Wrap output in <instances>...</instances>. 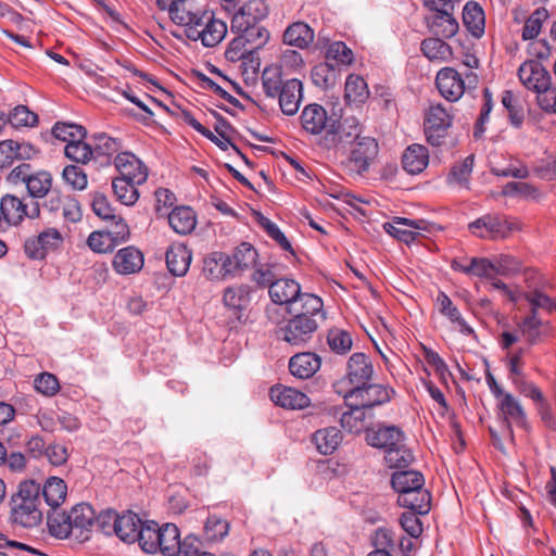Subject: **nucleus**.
<instances>
[{
  "instance_id": "1",
  "label": "nucleus",
  "mask_w": 556,
  "mask_h": 556,
  "mask_svg": "<svg viewBox=\"0 0 556 556\" xmlns=\"http://www.w3.org/2000/svg\"><path fill=\"white\" fill-rule=\"evenodd\" d=\"M363 126L356 117H346L342 123H317V103H315V146L327 156L337 155L358 138Z\"/></svg>"
},
{
  "instance_id": "2",
  "label": "nucleus",
  "mask_w": 556,
  "mask_h": 556,
  "mask_svg": "<svg viewBox=\"0 0 556 556\" xmlns=\"http://www.w3.org/2000/svg\"><path fill=\"white\" fill-rule=\"evenodd\" d=\"M11 521L23 528H35L42 520L40 506V484L35 481H24L18 492L12 496Z\"/></svg>"
},
{
  "instance_id": "3",
  "label": "nucleus",
  "mask_w": 556,
  "mask_h": 556,
  "mask_svg": "<svg viewBox=\"0 0 556 556\" xmlns=\"http://www.w3.org/2000/svg\"><path fill=\"white\" fill-rule=\"evenodd\" d=\"M379 152V146L375 138L358 135V138L352 142V148L345 160L342 161V167L351 176H363L369 170L371 163L376 160Z\"/></svg>"
},
{
  "instance_id": "4",
  "label": "nucleus",
  "mask_w": 556,
  "mask_h": 556,
  "mask_svg": "<svg viewBox=\"0 0 556 556\" xmlns=\"http://www.w3.org/2000/svg\"><path fill=\"white\" fill-rule=\"evenodd\" d=\"M469 231L485 240H503L519 230L516 219L504 214H485L468 225Z\"/></svg>"
},
{
  "instance_id": "5",
  "label": "nucleus",
  "mask_w": 556,
  "mask_h": 556,
  "mask_svg": "<svg viewBox=\"0 0 556 556\" xmlns=\"http://www.w3.org/2000/svg\"><path fill=\"white\" fill-rule=\"evenodd\" d=\"M0 214L3 219L5 230L11 227L20 226L27 217L36 219L40 216V205L37 200H29L7 193L0 199Z\"/></svg>"
},
{
  "instance_id": "6",
  "label": "nucleus",
  "mask_w": 556,
  "mask_h": 556,
  "mask_svg": "<svg viewBox=\"0 0 556 556\" xmlns=\"http://www.w3.org/2000/svg\"><path fill=\"white\" fill-rule=\"evenodd\" d=\"M396 395L395 390L390 384L366 382L352 387L343 395L344 399H352L355 405L370 410L376 406L384 405L392 401Z\"/></svg>"
},
{
  "instance_id": "7",
  "label": "nucleus",
  "mask_w": 556,
  "mask_h": 556,
  "mask_svg": "<svg viewBox=\"0 0 556 556\" xmlns=\"http://www.w3.org/2000/svg\"><path fill=\"white\" fill-rule=\"evenodd\" d=\"M453 116L442 104L430 105L424 116L426 140L432 147H441L447 138Z\"/></svg>"
},
{
  "instance_id": "8",
  "label": "nucleus",
  "mask_w": 556,
  "mask_h": 556,
  "mask_svg": "<svg viewBox=\"0 0 556 556\" xmlns=\"http://www.w3.org/2000/svg\"><path fill=\"white\" fill-rule=\"evenodd\" d=\"M288 312L293 314V318L280 329L283 340L293 345L309 341L313 334V308L305 302L302 309L288 308Z\"/></svg>"
},
{
  "instance_id": "9",
  "label": "nucleus",
  "mask_w": 556,
  "mask_h": 556,
  "mask_svg": "<svg viewBox=\"0 0 556 556\" xmlns=\"http://www.w3.org/2000/svg\"><path fill=\"white\" fill-rule=\"evenodd\" d=\"M253 289L249 285H236L227 287L223 293L224 306L231 313L233 321L243 324L248 319L245 314L250 303Z\"/></svg>"
},
{
  "instance_id": "10",
  "label": "nucleus",
  "mask_w": 556,
  "mask_h": 556,
  "mask_svg": "<svg viewBox=\"0 0 556 556\" xmlns=\"http://www.w3.org/2000/svg\"><path fill=\"white\" fill-rule=\"evenodd\" d=\"M517 75L520 83L535 94L552 84L549 72L535 60H527L520 64Z\"/></svg>"
},
{
  "instance_id": "11",
  "label": "nucleus",
  "mask_w": 556,
  "mask_h": 556,
  "mask_svg": "<svg viewBox=\"0 0 556 556\" xmlns=\"http://www.w3.org/2000/svg\"><path fill=\"white\" fill-rule=\"evenodd\" d=\"M365 440L368 445L384 450V454L394 446L405 441L403 430L394 425L379 424L376 428L365 429Z\"/></svg>"
},
{
  "instance_id": "12",
  "label": "nucleus",
  "mask_w": 556,
  "mask_h": 556,
  "mask_svg": "<svg viewBox=\"0 0 556 556\" xmlns=\"http://www.w3.org/2000/svg\"><path fill=\"white\" fill-rule=\"evenodd\" d=\"M213 16L214 13L211 11L193 10L188 1L179 14L174 13V23L184 27V35L189 40L197 41L201 34L200 28Z\"/></svg>"
},
{
  "instance_id": "13",
  "label": "nucleus",
  "mask_w": 556,
  "mask_h": 556,
  "mask_svg": "<svg viewBox=\"0 0 556 556\" xmlns=\"http://www.w3.org/2000/svg\"><path fill=\"white\" fill-rule=\"evenodd\" d=\"M268 14L264 0H250L232 15L231 30H244L250 26L260 24Z\"/></svg>"
},
{
  "instance_id": "14",
  "label": "nucleus",
  "mask_w": 556,
  "mask_h": 556,
  "mask_svg": "<svg viewBox=\"0 0 556 556\" xmlns=\"http://www.w3.org/2000/svg\"><path fill=\"white\" fill-rule=\"evenodd\" d=\"M257 256V251L251 243L242 242L233 250L231 255L223 253L219 261L224 262V266H228L227 271H230V276L235 277L255 265Z\"/></svg>"
},
{
  "instance_id": "15",
  "label": "nucleus",
  "mask_w": 556,
  "mask_h": 556,
  "mask_svg": "<svg viewBox=\"0 0 556 556\" xmlns=\"http://www.w3.org/2000/svg\"><path fill=\"white\" fill-rule=\"evenodd\" d=\"M269 296L274 304L287 305L295 308L299 299H302L301 287L293 279H278L269 286ZM303 296L313 298V294L304 293Z\"/></svg>"
},
{
  "instance_id": "16",
  "label": "nucleus",
  "mask_w": 556,
  "mask_h": 556,
  "mask_svg": "<svg viewBox=\"0 0 556 556\" xmlns=\"http://www.w3.org/2000/svg\"><path fill=\"white\" fill-rule=\"evenodd\" d=\"M440 94L450 102L457 101L465 92V80L453 67L441 68L435 77Z\"/></svg>"
},
{
  "instance_id": "17",
  "label": "nucleus",
  "mask_w": 556,
  "mask_h": 556,
  "mask_svg": "<svg viewBox=\"0 0 556 556\" xmlns=\"http://www.w3.org/2000/svg\"><path fill=\"white\" fill-rule=\"evenodd\" d=\"M375 369L369 355L363 352L353 353L346 362L345 379L352 387H358L372 379Z\"/></svg>"
},
{
  "instance_id": "18",
  "label": "nucleus",
  "mask_w": 556,
  "mask_h": 556,
  "mask_svg": "<svg viewBox=\"0 0 556 556\" xmlns=\"http://www.w3.org/2000/svg\"><path fill=\"white\" fill-rule=\"evenodd\" d=\"M270 400L286 409H303L311 404L308 395L295 388L276 384L269 390Z\"/></svg>"
},
{
  "instance_id": "19",
  "label": "nucleus",
  "mask_w": 556,
  "mask_h": 556,
  "mask_svg": "<svg viewBox=\"0 0 556 556\" xmlns=\"http://www.w3.org/2000/svg\"><path fill=\"white\" fill-rule=\"evenodd\" d=\"M114 164L119 178L132 180V182L143 184L148 178L147 166L131 152H121L116 154Z\"/></svg>"
},
{
  "instance_id": "20",
  "label": "nucleus",
  "mask_w": 556,
  "mask_h": 556,
  "mask_svg": "<svg viewBox=\"0 0 556 556\" xmlns=\"http://www.w3.org/2000/svg\"><path fill=\"white\" fill-rule=\"evenodd\" d=\"M72 535L80 541L89 539V532L93 530L94 510L91 505L81 503L74 506L68 513Z\"/></svg>"
},
{
  "instance_id": "21",
  "label": "nucleus",
  "mask_w": 556,
  "mask_h": 556,
  "mask_svg": "<svg viewBox=\"0 0 556 556\" xmlns=\"http://www.w3.org/2000/svg\"><path fill=\"white\" fill-rule=\"evenodd\" d=\"M497 407L503 417L505 427L511 432V425L525 428L527 426V414L520 402L510 393H505L498 400Z\"/></svg>"
},
{
  "instance_id": "22",
  "label": "nucleus",
  "mask_w": 556,
  "mask_h": 556,
  "mask_svg": "<svg viewBox=\"0 0 556 556\" xmlns=\"http://www.w3.org/2000/svg\"><path fill=\"white\" fill-rule=\"evenodd\" d=\"M420 485L416 490L397 492V504L408 510L416 511L421 516L427 515L431 509V493Z\"/></svg>"
},
{
  "instance_id": "23",
  "label": "nucleus",
  "mask_w": 556,
  "mask_h": 556,
  "mask_svg": "<svg viewBox=\"0 0 556 556\" xmlns=\"http://www.w3.org/2000/svg\"><path fill=\"white\" fill-rule=\"evenodd\" d=\"M143 254L137 248L129 245L118 250L113 260L114 269L122 275L138 273L143 267Z\"/></svg>"
},
{
  "instance_id": "24",
  "label": "nucleus",
  "mask_w": 556,
  "mask_h": 556,
  "mask_svg": "<svg viewBox=\"0 0 556 556\" xmlns=\"http://www.w3.org/2000/svg\"><path fill=\"white\" fill-rule=\"evenodd\" d=\"M92 146L93 159H103L100 161L101 164H111L112 156L121 153L119 150L123 148L119 139L110 137L105 132H96L90 136Z\"/></svg>"
},
{
  "instance_id": "25",
  "label": "nucleus",
  "mask_w": 556,
  "mask_h": 556,
  "mask_svg": "<svg viewBox=\"0 0 556 556\" xmlns=\"http://www.w3.org/2000/svg\"><path fill=\"white\" fill-rule=\"evenodd\" d=\"M421 222L422 220L395 217L391 223H386L383 225V229L390 236L409 244L419 236V232L416 230L421 229V226L419 225Z\"/></svg>"
},
{
  "instance_id": "26",
  "label": "nucleus",
  "mask_w": 556,
  "mask_h": 556,
  "mask_svg": "<svg viewBox=\"0 0 556 556\" xmlns=\"http://www.w3.org/2000/svg\"><path fill=\"white\" fill-rule=\"evenodd\" d=\"M192 260L191 251L184 244H176L166 251V265L169 273L176 277L187 274Z\"/></svg>"
},
{
  "instance_id": "27",
  "label": "nucleus",
  "mask_w": 556,
  "mask_h": 556,
  "mask_svg": "<svg viewBox=\"0 0 556 556\" xmlns=\"http://www.w3.org/2000/svg\"><path fill=\"white\" fill-rule=\"evenodd\" d=\"M277 98L282 113L294 115L299 110L302 98V83L295 78L285 81V88L280 90Z\"/></svg>"
},
{
  "instance_id": "28",
  "label": "nucleus",
  "mask_w": 556,
  "mask_h": 556,
  "mask_svg": "<svg viewBox=\"0 0 556 556\" xmlns=\"http://www.w3.org/2000/svg\"><path fill=\"white\" fill-rule=\"evenodd\" d=\"M463 23L467 30L477 39L484 35L485 16L483 9L476 1H468L463 10Z\"/></svg>"
},
{
  "instance_id": "29",
  "label": "nucleus",
  "mask_w": 556,
  "mask_h": 556,
  "mask_svg": "<svg viewBox=\"0 0 556 556\" xmlns=\"http://www.w3.org/2000/svg\"><path fill=\"white\" fill-rule=\"evenodd\" d=\"M428 26L430 30L442 38L450 39L458 31L459 25L454 17V11H439L428 18Z\"/></svg>"
},
{
  "instance_id": "30",
  "label": "nucleus",
  "mask_w": 556,
  "mask_h": 556,
  "mask_svg": "<svg viewBox=\"0 0 556 556\" xmlns=\"http://www.w3.org/2000/svg\"><path fill=\"white\" fill-rule=\"evenodd\" d=\"M521 331L529 344L533 345L541 341L542 336H548L552 326L548 321L543 323L535 309H531L520 324Z\"/></svg>"
},
{
  "instance_id": "31",
  "label": "nucleus",
  "mask_w": 556,
  "mask_h": 556,
  "mask_svg": "<svg viewBox=\"0 0 556 556\" xmlns=\"http://www.w3.org/2000/svg\"><path fill=\"white\" fill-rule=\"evenodd\" d=\"M345 405L349 410L340 414V424L343 429L351 433H359L365 427V419L367 417V409L361 405H355L352 399H344Z\"/></svg>"
},
{
  "instance_id": "32",
  "label": "nucleus",
  "mask_w": 556,
  "mask_h": 556,
  "mask_svg": "<svg viewBox=\"0 0 556 556\" xmlns=\"http://www.w3.org/2000/svg\"><path fill=\"white\" fill-rule=\"evenodd\" d=\"M428 162V149L421 144L409 146L402 156L404 170L412 175L421 173L427 167Z\"/></svg>"
},
{
  "instance_id": "33",
  "label": "nucleus",
  "mask_w": 556,
  "mask_h": 556,
  "mask_svg": "<svg viewBox=\"0 0 556 556\" xmlns=\"http://www.w3.org/2000/svg\"><path fill=\"white\" fill-rule=\"evenodd\" d=\"M420 51L431 62H448L453 56L452 47L439 36L425 38Z\"/></svg>"
},
{
  "instance_id": "34",
  "label": "nucleus",
  "mask_w": 556,
  "mask_h": 556,
  "mask_svg": "<svg viewBox=\"0 0 556 556\" xmlns=\"http://www.w3.org/2000/svg\"><path fill=\"white\" fill-rule=\"evenodd\" d=\"M282 38L286 45L306 49L313 42V29L304 22H295L287 27Z\"/></svg>"
},
{
  "instance_id": "35",
  "label": "nucleus",
  "mask_w": 556,
  "mask_h": 556,
  "mask_svg": "<svg viewBox=\"0 0 556 556\" xmlns=\"http://www.w3.org/2000/svg\"><path fill=\"white\" fill-rule=\"evenodd\" d=\"M343 106L338 93L330 91L321 103H317V122L342 123Z\"/></svg>"
},
{
  "instance_id": "36",
  "label": "nucleus",
  "mask_w": 556,
  "mask_h": 556,
  "mask_svg": "<svg viewBox=\"0 0 556 556\" xmlns=\"http://www.w3.org/2000/svg\"><path fill=\"white\" fill-rule=\"evenodd\" d=\"M437 305L440 314L447 317L452 323L457 324L459 327V331L463 334L469 336L475 332L473 329L463 318L460 312L453 304L452 300L445 292H439L437 296Z\"/></svg>"
},
{
  "instance_id": "37",
  "label": "nucleus",
  "mask_w": 556,
  "mask_h": 556,
  "mask_svg": "<svg viewBox=\"0 0 556 556\" xmlns=\"http://www.w3.org/2000/svg\"><path fill=\"white\" fill-rule=\"evenodd\" d=\"M168 224L179 235L190 233L195 225V214L188 206L175 207L168 215Z\"/></svg>"
},
{
  "instance_id": "38",
  "label": "nucleus",
  "mask_w": 556,
  "mask_h": 556,
  "mask_svg": "<svg viewBox=\"0 0 556 556\" xmlns=\"http://www.w3.org/2000/svg\"><path fill=\"white\" fill-rule=\"evenodd\" d=\"M198 40L206 48L216 47L225 38L227 34V25L222 20L214 16L210 18L199 30Z\"/></svg>"
},
{
  "instance_id": "39",
  "label": "nucleus",
  "mask_w": 556,
  "mask_h": 556,
  "mask_svg": "<svg viewBox=\"0 0 556 556\" xmlns=\"http://www.w3.org/2000/svg\"><path fill=\"white\" fill-rule=\"evenodd\" d=\"M142 525L138 515L132 511L118 515L116 535L126 543H134Z\"/></svg>"
},
{
  "instance_id": "40",
  "label": "nucleus",
  "mask_w": 556,
  "mask_h": 556,
  "mask_svg": "<svg viewBox=\"0 0 556 556\" xmlns=\"http://www.w3.org/2000/svg\"><path fill=\"white\" fill-rule=\"evenodd\" d=\"M390 482L392 489L397 493L425 485V477L420 471L403 469L394 471Z\"/></svg>"
},
{
  "instance_id": "41",
  "label": "nucleus",
  "mask_w": 556,
  "mask_h": 556,
  "mask_svg": "<svg viewBox=\"0 0 556 556\" xmlns=\"http://www.w3.org/2000/svg\"><path fill=\"white\" fill-rule=\"evenodd\" d=\"M342 442V433L337 427L315 431V447L323 455L332 454Z\"/></svg>"
},
{
  "instance_id": "42",
  "label": "nucleus",
  "mask_w": 556,
  "mask_h": 556,
  "mask_svg": "<svg viewBox=\"0 0 556 556\" xmlns=\"http://www.w3.org/2000/svg\"><path fill=\"white\" fill-rule=\"evenodd\" d=\"M318 186L317 187L315 185V191H317L319 193V195H315V210H317L318 207L325 210V211H328V210H337V207L334 206V204H332L331 202H329L328 200V197L332 198V199H337V200H342L344 203L355 207V202H359V199H357L355 195L353 194H350L348 192H337V191H331V192H328L326 190V186L324 184H321L320 181H318Z\"/></svg>"
},
{
  "instance_id": "43",
  "label": "nucleus",
  "mask_w": 556,
  "mask_h": 556,
  "mask_svg": "<svg viewBox=\"0 0 556 556\" xmlns=\"http://www.w3.org/2000/svg\"><path fill=\"white\" fill-rule=\"evenodd\" d=\"M369 97L367 83L362 76L350 74L345 80L344 99L349 103H364Z\"/></svg>"
},
{
  "instance_id": "44",
  "label": "nucleus",
  "mask_w": 556,
  "mask_h": 556,
  "mask_svg": "<svg viewBox=\"0 0 556 556\" xmlns=\"http://www.w3.org/2000/svg\"><path fill=\"white\" fill-rule=\"evenodd\" d=\"M180 533L177 526L166 523L161 527L160 548L157 552L163 556H177L180 551L179 545Z\"/></svg>"
},
{
  "instance_id": "45",
  "label": "nucleus",
  "mask_w": 556,
  "mask_h": 556,
  "mask_svg": "<svg viewBox=\"0 0 556 556\" xmlns=\"http://www.w3.org/2000/svg\"><path fill=\"white\" fill-rule=\"evenodd\" d=\"M67 486L61 478L51 477L43 484L40 492L46 503L52 507L58 508L65 500Z\"/></svg>"
},
{
  "instance_id": "46",
  "label": "nucleus",
  "mask_w": 556,
  "mask_h": 556,
  "mask_svg": "<svg viewBox=\"0 0 556 556\" xmlns=\"http://www.w3.org/2000/svg\"><path fill=\"white\" fill-rule=\"evenodd\" d=\"M140 184L132 182L130 179L116 177L112 180V189L116 199L124 205H134L139 198L137 186Z\"/></svg>"
},
{
  "instance_id": "47",
  "label": "nucleus",
  "mask_w": 556,
  "mask_h": 556,
  "mask_svg": "<svg viewBox=\"0 0 556 556\" xmlns=\"http://www.w3.org/2000/svg\"><path fill=\"white\" fill-rule=\"evenodd\" d=\"M161 527L157 523H143L137 533L136 541L139 542L142 551L149 554L156 553L160 548Z\"/></svg>"
},
{
  "instance_id": "48",
  "label": "nucleus",
  "mask_w": 556,
  "mask_h": 556,
  "mask_svg": "<svg viewBox=\"0 0 556 556\" xmlns=\"http://www.w3.org/2000/svg\"><path fill=\"white\" fill-rule=\"evenodd\" d=\"M52 187V176L49 172H34L27 179L26 188L28 194L34 199L45 198Z\"/></svg>"
},
{
  "instance_id": "49",
  "label": "nucleus",
  "mask_w": 556,
  "mask_h": 556,
  "mask_svg": "<svg viewBox=\"0 0 556 556\" xmlns=\"http://www.w3.org/2000/svg\"><path fill=\"white\" fill-rule=\"evenodd\" d=\"M254 50L249 45V39H244L241 34H238L228 45L225 51V58L231 63L240 60L253 61Z\"/></svg>"
},
{
  "instance_id": "50",
  "label": "nucleus",
  "mask_w": 556,
  "mask_h": 556,
  "mask_svg": "<svg viewBox=\"0 0 556 556\" xmlns=\"http://www.w3.org/2000/svg\"><path fill=\"white\" fill-rule=\"evenodd\" d=\"M51 132L54 138L66 142V144L87 137V129L75 123L56 122Z\"/></svg>"
},
{
  "instance_id": "51",
  "label": "nucleus",
  "mask_w": 556,
  "mask_h": 556,
  "mask_svg": "<svg viewBox=\"0 0 556 556\" xmlns=\"http://www.w3.org/2000/svg\"><path fill=\"white\" fill-rule=\"evenodd\" d=\"M384 459L390 468L403 470L408 468V466L415 460V456L412 451L406 447L404 442H401L399 446L389 448L384 454Z\"/></svg>"
},
{
  "instance_id": "52",
  "label": "nucleus",
  "mask_w": 556,
  "mask_h": 556,
  "mask_svg": "<svg viewBox=\"0 0 556 556\" xmlns=\"http://www.w3.org/2000/svg\"><path fill=\"white\" fill-rule=\"evenodd\" d=\"M327 343L331 352L337 355H345L352 350L353 339L349 331L340 328H331L327 334Z\"/></svg>"
},
{
  "instance_id": "53",
  "label": "nucleus",
  "mask_w": 556,
  "mask_h": 556,
  "mask_svg": "<svg viewBox=\"0 0 556 556\" xmlns=\"http://www.w3.org/2000/svg\"><path fill=\"white\" fill-rule=\"evenodd\" d=\"M326 62L336 66L351 65L354 61L353 51L343 42L334 41L328 45L325 53Z\"/></svg>"
},
{
  "instance_id": "54",
  "label": "nucleus",
  "mask_w": 556,
  "mask_h": 556,
  "mask_svg": "<svg viewBox=\"0 0 556 556\" xmlns=\"http://www.w3.org/2000/svg\"><path fill=\"white\" fill-rule=\"evenodd\" d=\"M289 370L292 376L299 379L313 377V353L303 352L293 355L289 359Z\"/></svg>"
},
{
  "instance_id": "55",
  "label": "nucleus",
  "mask_w": 556,
  "mask_h": 556,
  "mask_svg": "<svg viewBox=\"0 0 556 556\" xmlns=\"http://www.w3.org/2000/svg\"><path fill=\"white\" fill-rule=\"evenodd\" d=\"M50 533L60 539L72 535V526L70 516L65 511H58L53 508V511L48 515L47 520Z\"/></svg>"
},
{
  "instance_id": "56",
  "label": "nucleus",
  "mask_w": 556,
  "mask_h": 556,
  "mask_svg": "<svg viewBox=\"0 0 556 556\" xmlns=\"http://www.w3.org/2000/svg\"><path fill=\"white\" fill-rule=\"evenodd\" d=\"M473 163V154L466 156L462 162L455 163L450 170L447 181L450 184L454 182L467 187L472 173Z\"/></svg>"
},
{
  "instance_id": "57",
  "label": "nucleus",
  "mask_w": 556,
  "mask_h": 556,
  "mask_svg": "<svg viewBox=\"0 0 556 556\" xmlns=\"http://www.w3.org/2000/svg\"><path fill=\"white\" fill-rule=\"evenodd\" d=\"M64 154L75 163L87 164L93 159L91 142L87 143L84 139L70 142L64 148Z\"/></svg>"
},
{
  "instance_id": "58",
  "label": "nucleus",
  "mask_w": 556,
  "mask_h": 556,
  "mask_svg": "<svg viewBox=\"0 0 556 556\" xmlns=\"http://www.w3.org/2000/svg\"><path fill=\"white\" fill-rule=\"evenodd\" d=\"M548 17V11L545 8L535 9L527 18L521 37L523 40H533L541 31L543 23Z\"/></svg>"
},
{
  "instance_id": "59",
  "label": "nucleus",
  "mask_w": 556,
  "mask_h": 556,
  "mask_svg": "<svg viewBox=\"0 0 556 556\" xmlns=\"http://www.w3.org/2000/svg\"><path fill=\"white\" fill-rule=\"evenodd\" d=\"M338 73L334 64L326 61L315 64V86L329 91L336 85Z\"/></svg>"
},
{
  "instance_id": "60",
  "label": "nucleus",
  "mask_w": 556,
  "mask_h": 556,
  "mask_svg": "<svg viewBox=\"0 0 556 556\" xmlns=\"http://www.w3.org/2000/svg\"><path fill=\"white\" fill-rule=\"evenodd\" d=\"M222 255L223 252H216L204 258L202 273L205 278L214 280L230 276V271H227L228 266H224V262L219 261Z\"/></svg>"
},
{
  "instance_id": "61",
  "label": "nucleus",
  "mask_w": 556,
  "mask_h": 556,
  "mask_svg": "<svg viewBox=\"0 0 556 556\" xmlns=\"http://www.w3.org/2000/svg\"><path fill=\"white\" fill-rule=\"evenodd\" d=\"M493 109V98L489 88L483 89V104L479 116L473 125L472 136L476 140L481 139L486 130L485 124L490 119V113Z\"/></svg>"
},
{
  "instance_id": "62",
  "label": "nucleus",
  "mask_w": 556,
  "mask_h": 556,
  "mask_svg": "<svg viewBox=\"0 0 556 556\" xmlns=\"http://www.w3.org/2000/svg\"><path fill=\"white\" fill-rule=\"evenodd\" d=\"M182 119L184 122L192 127L195 131L214 142L218 148L226 151L230 146V139L226 136V138H218L215 136L210 129L204 127L200 122L195 119V117L191 114V112L184 110L182 111Z\"/></svg>"
},
{
  "instance_id": "63",
  "label": "nucleus",
  "mask_w": 556,
  "mask_h": 556,
  "mask_svg": "<svg viewBox=\"0 0 556 556\" xmlns=\"http://www.w3.org/2000/svg\"><path fill=\"white\" fill-rule=\"evenodd\" d=\"M262 85L267 97L277 98L285 88L281 72L278 68L266 67L262 74Z\"/></svg>"
},
{
  "instance_id": "64",
  "label": "nucleus",
  "mask_w": 556,
  "mask_h": 556,
  "mask_svg": "<svg viewBox=\"0 0 556 556\" xmlns=\"http://www.w3.org/2000/svg\"><path fill=\"white\" fill-rule=\"evenodd\" d=\"M257 222L260 226L266 231V233L273 240H275L282 250L288 251L291 254H294L290 241L274 222H271L269 218L265 217L261 213H257Z\"/></svg>"
}]
</instances>
